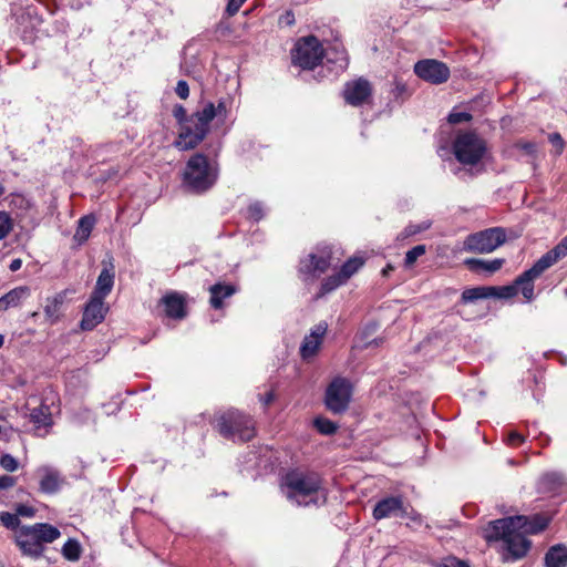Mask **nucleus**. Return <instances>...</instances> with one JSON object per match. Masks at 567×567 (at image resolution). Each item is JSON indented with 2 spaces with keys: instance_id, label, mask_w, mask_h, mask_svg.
<instances>
[{
  "instance_id": "1",
  "label": "nucleus",
  "mask_w": 567,
  "mask_h": 567,
  "mask_svg": "<svg viewBox=\"0 0 567 567\" xmlns=\"http://www.w3.org/2000/svg\"><path fill=\"white\" fill-rule=\"evenodd\" d=\"M549 518L536 514L532 518L513 516L492 520L484 528V538L488 543L502 542L499 550L504 563L513 561L526 556L530 548L527 534H538L549 524Z\"/></svg>"
},
{
  "instance_id": "2",
  "label": "nucleus",
  "mask_w": 567,
  "mask_h": 567,
  "mask_svg": "<svg viewBox=\"0 0 567 567\" xmlns=\"http://www.w3.org/2000/svg\"><path fill=\"white\" fill-rule=\"evenodd\" d=\"M173 115L179 124V132L174 146L179 151L196 148L209 133L212 121L215 118L213 102H206L192 115H187L183 105H175Z\"/></svg>"
},
{
  "instance_id": "3",
  "label": "nucleus",
  "mask_w": 567,
  "mask_h": 567,
  "mask_svg": "<svg viewBox=\"0 0 567 567\" xmlns=\"http://www.w3.org/2000/svg\"><path fill=\"white\" fill-rule=\"evenodd\" d=\"M281 488L286 497L299 506L324 501L321 480L316 473L291 471L285 475Z\"/></svg>"
},
{
  "instance_id": "4",
  "label": "nucleus",
  "mask_w": 567,
  "mask_h": 567,
  "mask_svg": "<svg viewBox=\"0 0 567 567\" xmlns=\"http://www.w3.org/2000/svg\"><path fill=\"white\" fill-rule=\"evenodd\" d=\"M61 536L60 530L47 523H37L19 527L16 543L24 556L39 558L44 551V545L51 544Z\"/></svg>"
},
{
  "instance_id": "5",
  "label": "nucleus",
  "mask_w": 567,
  "mask_h": 567,
  "mask_svg": "<svg viewBox=\"0 0 567 567\" xmlns=\"http://www.w3.org/2000/svg\"><path fill=\"white\" fill-rule=\"evenodd\" d=\"M566 256L567 235L553 249L543 255L529 269L520 275L518 284H524L523 296L526 300L530 301L534 298V280Z\"/></svg>"
},
{
  "instance_id": "6",
  "label": "nucleus",
  "mask_w": 567,
  "mask_h": 567,
  "mask_svg": "<svg viewBox=\"0 0 567 567\" xmlns=\"http://www.w3.org/2000/svg\"><path fill=\"white\" fill-rule=\"evenodd\" d=\"M185 183L196 192L207 190L217 179V171L206 155L194 154L187 162L184 172Z\"/></svg>"
},
{
  "instance_id": "7",
  "label": "nucleus",
  "mask_w": 567,
  "mask_h": 567,
  "mask_svg": "<svg viewBox=\"0 0 567 567\" xmlns=\"http://www.w3.org/2000/svg\"><path fill=\"white\" fill-rule=\"evenodd\" d=\"M486 151V142L473 132L460 133L453 143V154L463 165L478 164Z\"/></svg>"
},
{
  "instance_id": "8",
  "label": "nucleus",
  "mask_w": 567,
  "mask_h": 567,
  "mask_svg": "<svg viewBox=\"0 0 567 567\" xmlns=\"http://www.w3.org/2000/svg\"><path fill=\"white\" fill-rule=\"evenodd\" d=\"M218 432L226 439L238 437L246 442L255 436L252 420L238 411H228L218 419Z\"/></svg>"
},
{
  "instance_id": "9",
  "label": "nucleus",
  "mask_w": 567,
  "mask_h": 567,
  "mask_svg": "<svg viewBox=\"0 0 567 567\" xmlns=\"http://www.w3.org/2000/svg\"><path fill=\"white\" fill-rule=\"evenodd\" d=\"M505 240V230L501 227H493L467 236L464 249L471 252L488 254L502 246Z\"/></svg>"
},
{
  "instance_id": "10",
  "label": "nucleus",
  "mask_w": 567,
  "mask_h": 567,
  "mask_svg": "<svg viewBox=\"0 0 567 567\" xmlns=\"http://www.w3.org/2000/svg\"><path fill=\"white\" fill-rule=\"evenodd\" d=\"M322 58V45L313 35L300 39L292 52V62L302 69H313L321 62Z\"/></svg>"
},
{
  "instance_id": "11",
  "label": "nucleus",
  "mask_w": 567,
  "mask_h": 567,
  "mask_svg": "<svg viewBox=\"0 0 567 567\" xmlns=\"http://www.w3.org/2000/svg\"><path fill=\"white\" fill-rule=\"evenodd\" d=\"M351 400V384L346 378H334L326 390V406L332 413L344 412Z\"/></svg>"
},
{
  "instance_id": "12",
  "label": "nucleus",
  "mask_w": 567,
  "mask_h": 567,
  "mask_svg": "<svg viewBox=\"0 0 567 567\" xmlns=\"http://www.w3.org/2000/svg\"><path fill=\"white\" fill-rule=\"evenodd\" d=\"M330 266V252L322 251L320 255L309 254L300 260L299 275L303 281H313L328 270Z\"/></svg>"
},
{
  "instance_id": "13",
  "label": "nucleus",
  "mask_w": 567,
  "mask_h": 567,
  "mask_svg": "<svg viewBox=\"0 0 567 567\" xmlns=\"http://www.w3.org/2000/svg\"><path fill=\"white\" fill-rule=\"evenodd\" d=\"M414 72L422 80L433 84L444 83L450 78V70L446 64L432 59L416 62Z\"/></svg>"
},
{
  "instance_id": "14",
  "label": "nucleus",
  "mask_w": 567,
  "mask_h": 567,
  "mask_svg": "<svg viewBox=\"0 0 567 567\" xmlns=\"http://www.w3.org/2000/svg\"><path fill=\"white\" fill-rule=\"evenodd\" d=\"M372 514L374 519L381 520L390 517L404 518L408 516V511L404 507L402 496H389L375 504Z\"/></svg>"
},
{
  "instance_id": "15",
  "label": "nucleus",
  "mask_w": 567,
  "mask_h": 567,
  "mask_svg": "<svg viewBox=\"0 0 567 567\" xmlns=\"http://www.w3.org/2000/svg\"><path fill=\"white\" fill-rule=\"evenodd\" d=\"M372 89L369 81L360 78L346 84L343 96L348 104L359 106L370 97Z\"/></svg>"
},
{
  "instance_id": "16",
  "label": "nucleus",
  "mask_w": 567,
  "mask_h": 567,
  "mask_svg": "<svg viewBox=\"0 0 567 567\" xmlns=\"http://www.w3.org/2000/svg\"><path fill=\"white\" fill-rule=\"evenodd\" d=\"M105 312L106 308L104 307L103 299L92 295L85 307L81 320V328L83 330H92L104 319Z\"/></svg>"
},
{
  "instance_id": "17",
  "label": "nucleus",
  "mask_w": 567,
  "mask_h": 567,
  "mask_svg": "<svg viewBox=\"0 0 567 567\" xmlns=\"http://www.w3.org/2000/svg\"><path fill=\"white\" fill-rule=\"evenodd\" d=\"M326 331L327 324L319 323L313 329H311L309 336L305 337L302 344L300 347V354L302 359L307 360L318 352L322 343L323 336L326 334Z\"/></svg>"
},
{
  "instance_id": "18",
  "label": "nucleus",
  "mask_w": 567,
  "mask_h": 567,
  "mask_svg": "<svg viewBox=\"0 0 567 567\" xmlns=\"http://www.w3.org/2000/svg\"><path fill=\"white\" fill-rule=\"evenodd\" d=\"M40 476V491L45 494H54L60 489L63 478L58 470L43 465L37 470Z\"/></svg>"
},
{
  "instance_id": "19",
  "label": "nucleus",
  "mask_w": 567,
  "mask_h": 567,
  "mask_svg": "<svg viewBox=\"0 0 567 567\" xmlns=\"http://www.w3.org/2000/svg\"><path fill=\"white\" fill-rule=\"evenodd\" d=\"M66 291H61L52 297L47 298L44 305L45 319L51 323H55L62 316V309L65 301Z\"/></svg>"
},
{
  "instance_id": "20",
  "label": "nucleus",
  "mask_w": 567,
  "mask_h": 567,
  "mask_svg": "<svg viewBox=\"0 0 567 567\" xmlns=\"http://www.w3.org/2000/svg\"><path fill=\"white\" fill-rule=\"evenodd\" d=\"M30 296V288L20 286L11 289L9 292L0 298V311H6L9 308H16Z\"/></svg>"
},
{
  "instance_id": "21",
  "label": "nucleus",
  "mask_w": 567,
  "mask_h": 567,
  "mask_svg": "<svg viewBox=\"0 0 567 567\" xmlns=\"http://www.w3.org/2000/svg\"><path fill=\"white\" fill-rule=\"evenodd\" d=\"M505 260L501 258L485 260L478 258H467L464 264L468 267L470 270L475 272L485 271L487 274H494L499 270L504 265Z\"/></svg>"
},
{
  "instance_id": "22",
  "label": "nucleus",
  "mask_w": 567,
  "mask_h": 567,
  "mask_svg": "<svg viewBox=\"0 0 567 567\" xmlns=\"http://www.w3.org/2000/svg\"><path fill=\"white\" fill-rule=\"evenodd\" d=\"M566 485V480L563 474L551 472L546 473L539 483V487L545 493H559L563 487Z\"/></svg>"
},
{
  "instance_id": "23",
  "label": "nucleus",
  "mask_w": 567,
  "mask_h": 567,
  "mask_svg": "<svg viewBox=\"0 0 567 567\" xmlns=\"http://www.w3.org/2000/svg\"><path fill=\"white\" fill-rule=\"evenodd\" d=\"M546 567H566L567 566V547L558 544L551 546L545 555Z\"/></svg>"
},
{
  "instance_id": "24",
  "label": "nucleus",
  "mask_w": 567,
  "mask_h": 567,
  "mask_svg": "<svg viewBox=\"0 0 567 567\" xmlns=\"http://www.w3.org/2000/svg\"><path fill=\"white\" fill-rule=\"evenodd\" d=\"M209 292L212 307L219 309L223 306V300L233 296L236 288L233 285L216 284L209 288Z\"/></svg>"
},
{
  "instance_id": "25",
  "label": "nucleus",
  "mask_w": 567,
  "mask_h": 567,
  "mask_svg": "<svg viewBox=\"0 0 567 567\" xmlns=\"http://www.w3.org/2000/svg\"><path fill=\"white\" fill-rule=\"evenodd\" d=\"M114 285V274L104 268L97 277L93 296L104 299L111 291Z\"/></svg>"
},
{
  "instance_id": "26",
  "label": "nucleus",
  "mask_w": 567,
  "mask_h": 567,
  "mask_svg": "<svg viewBox=\"0 0 567 567\" xmlns=\"http://www.w3.org/2000/svg\"><path fill=\"white\" fill-rule=\"evenodd\" d=\"M163 303L168 317L175 319H182L185 317L184 301L178 295L172 293L164 297Z\"/></svg>"
},
{
  "instance_id": "27",
  "label": "nucleus",
  "mask_w": 567,
  "mask_h": 567,
  "mask_svg": "<svg viewBox=\"0 0 567 567\" xmlns=\"http://www.w3.org/2000/svg\"><path fill=\"white\" fill-rule=\"evenodd\" d=\"M95 225V217L93 215H86L79 219L75 234L73 236L74 241L79 245L84 244L91 235V231Z\"/></svg>"
},
{
  "instance_id": "28",
  "label": "nucleus",
  "mask_w": 567,
  "mask_h": 567,
  "mask_svg": "<svg viewBox=\"0 0 567 567\" xmlns=\"http://www.w3.org/2000/svg\"><path fill=\"white\" fill-rule=\"evenodd\" d=\"M30 420L34 423L38 430L41 427H50L53 423L50 408L45 404H41L38 408L32 409L30 412Z\"/></svg>"
},
{
  "instance_id": "29",
  "label": "nucleus",
  "mask_w": 567,
  "mask_h": 567,
  "mask_svg": "<svg viewBox=\"0 0 567 567\" xmlns=\"http://www.w3.org/2000/svg\"><path fill=\"white\" fill-rule=\"evenodd\" d=\"M493 292L494 289L487 286L467 288L462 292V301L467 303L476 301L478 299L492 298Z\"/></svg>"
},
{
  "instance_id": "30",
  "label": "nucleus",
  "mask_w": 567,
  "mask_h": 567,
  "mask_svg": "<svg viewBox=\"0 0 567 567\" xmlns=\"http://www.w3.org/2000/svg\"><path fill=\"white\" fill-rule=\"evenodd\" d=\"M519 279H520V276H518L516 278V280L514 281L513 285H508V286H502V287H493V286H491L494 289V292H493L492 297H494V298H502V299H509V298L516 296L518 290H520L523 292L524 284H518Z\"/></svg>"
},
{
  "instance_id": "31",
  "label": "nucleus",
  "mask_w": 567,
  "mask_h": 567,
  "mask_svg": "<svg viewBox=\"0 0 567 567\" xmlns=\"http://www.w3.org/2000/svg\"><path fill=\"white\" fill-rule=\"evenodd\" d=\"M62 555L70 561H76L81 556L80 543L75 539L70 538L62 547Z\"/></svg>"
},
{
  "instance_id": "32",
  "label": "nucleus",
  "mask_w": 567,
  "mask_h": 567,
  "mask_svg": "<svg viewBox=\"0 0 567 567\" xmlns=\"http://www.w3.org/2000/svg\"><path fill=\"white\" fill-rule=\"evenodd\" d=\"M344 282H346V280L342 278V276L339 272L328 277L321 285L319 296H323L326 293L333 291L334 289H337Z\"/></svg>"
},
{
  "instance_id": "33",
  "label": "nucleus",
  "mask_w": 567,
  "mask_h": 567,
  "mask_svg": "<svg viewBox=\"0 0 567 567\" xmlns=\"http://www.w3.org/2000/svg\"><path fill=\"white\" fill-rule=\"evenodd\" d=\"M362 265L363 260L361 258H351L343 264L339 274L347 281L353 274L359 270Z\"/></svg>"
},
{
  "instance_id": "34",
  "label": "nucleus",
  "mask_w": 567,
  "mask_h": 567,
  "mask_svg": "<svg viewBox=\"0 0 567 567\" xmlns=\"http://www.w3.org/2000/svg\"><path fill=\"white\" fill-rule=\"evenodd\" d=\"M313 424L316 426V429L321 433V434H324V435H330V434H333L338 426L334 422L330 421L329 419H326V417H317L313 421Z\"/></svg>"
},
{
  "instance_id": "35",
  "label": "nucleus",
  "mask_w": 567,
  "mask_h": 567,
  "mask_svg": "<svg viewBox=\"0 0 567 567\" xmlns=\"http://www.w3.org/2000/svg\"><path fill=\"white\" fill-rule=\"evenodd\" d=\"M431 226L430 221H422L421 224H411L404 228V230L399 235L400 239H405L416 234H420Z\"/></svg>"
},
{
  "instance_id": "36",
  "label": "nucleus",
  "mask_w": 567,
  "mask_h": 567,
  "mask_svg": "<svg viewBox=\"0 0 567 567\" xmlns=\"http://www.w3.org/2000/svg\"><path fill=\"white\" fill-rule=\"evenodd\" d=\"M426 251V248L424 245H417L415 247H413L412 249H410L406 254H405V258H404V266L406 268H410L414 265V262L417 260L419 257L423 256Z\"/></svg>"
},
{
  "instance_id": "37",
  "label": "nucleus",
  "mask_w": 567,
  "mask_h": 567,
  "mask_svg": "<svg viewBox=\"0 0 567 567\" xmlns=\"http://www.w3.org/2000/svg\"><path fill=\"white\" fill-rule=\"evenodd\" d=\"M0 522L8 529H16L20 526V519L17 513L0 512Z\"/></svg>"
},
{
  "instance_id": "38",
  "label": "nucleus",
  "mask_w": 567,
  "mask_h": 567,
  "mask_svg": "<svg viewBox=\"0 0 567 567\" xmlns=\"http://www.w3.org/2000/svg\"><path fill=\"white\" fill-rule=\"evenodd\" d=\"M12 227L13 224L10 215L6 212H0V240L9 235Z\"/></svg>"
},
{
  "instance_id": "39",
  "label": "nucleus",
  "mask_w": 567,
  "mask_h": 567,
  "mask_svg": "<svg viewBox=\"0 0 567 567\" xmlns=\"http://www.w3.org/2000/svg\"><path fill=\"white\" fill-rule=\"evenodd\" d=\"M0 466L8 472H16L19 467V463L11 454H3L0 457Z\"/></svg>"
},
{
  "instance_id": "40",
  "label": "nucleus",
  "mask_w": 567,
  "mask_h": 567,
  "mask_svg": "<svg viewBox=\"0 0 567 567\" xmlns=\"http://www.w3.org/2000/svg\"><path fill=\"white\" fill-rule=\"evenodd\" d=\"M472 120V115L467 112H452L449 115V122L451 124H458L462 122H468Z\"/></svg>"
},
{
  "instance_id": "41",
  "label": "nucleus",
  "mask_w": 567,
  "mask_h": 567,
  "mask_svg": "<svg viewBox=\"0 0 567 567\" xmlns=\"http://www.w3.org/2000/svg\"><path fill=\"white\" fill-rule=\"evenodd\" d=\"M549 142L553 144V146L556 148V154L560 155L564 150V140L559 133H551L548 136Z\"/></svg>"
},
{
  "instance_id": "42",
  "label": "nucleus",
  "mask_w": 567,
  "mask_h": 567,
  "mask_svg": "<svg viewBox=\"0 0 567 567\" xmlns=\"http://www.w3.org/2000/svg\"><path fill=\"white\" fill-rule=\"evenodd\" d=\"M175 92L182 100H186L189 96V86L187 82L184 80H179L177 82Z\"/></svg>"
},
{
  "instance_id": "43",
  "label": "nucleus",
  "mask_w": 567,
  "mask_h": 567,
  "mask_svg": "<svg viewBox=\"0 0 567 567\" xmlns=\"http://www.w3.org/2000/svg\"><path fill=\"white\" fill-rule=\"evenodd\" d=\"M213 109H214L215 117H220L223 120H225L227 117V106H226V102L224 100H220L218 102L217 106H215V104L213 103Z\"/></svg>"
},
{
  "instance_id": "44",
  "label": "nucleus",
  "mask_w": 567,
  "mask_h": 567,
  "mask_svg": "<svg viewBox=\"0 0 567 567\" xmlns=\"http://www.w3.org/2000/svg\"><path fill=\"white\" fill-rule=\"evenodd\" d=\"M245 1L246 0H229L226 8L228 16L236 14L239 11L240 7L245 3Z\"/></svg>"
},
{
  "instance_id": "45",
  "label": "nucleus",
  "mask_w": 567,
  "mask_h": 567,
  "mask_svg": "<svg viewBox=\"0 0 567 567\" xmlns=\"http://www.w3.org/2000/svg\"><path fill=\"white\" fill-rule=\"evenodd\" d=\"M516 147L524 151L526 154H534L536 152V145L532 142L519 141L516 143Z\"/></svg>"
},
{
  "instance_id": "46",
  "label": "nucleus",
  "mask_w": 567,
  "mask_h": 567,
  "mask_svg": "<svg viewBox=\"0 0 567 567\" xmlns=\"http://www.w3.org/2000/svg\"><path fill=\"white\" fill-rule=\"evenodd\" d=\"M250 218L259 220L262 217V208L260 204H252L248 208Z\"/></svg>"
},
{
  "instance_id": "47",
  "label": "nucleus",
  "mask_w": 567,
  "mask_h": 567,
  "mask_svg": "<svg viewBox=\"0 0 567 567\" xmlns=\"http://www.w3.org/2000/svg\"><path fill=\"white\" fill-rule=\"evenodd\" d=\"M16 485V478L9 475L0 476V489H8Z\"/></svg>"
},
{
  "instance_id": "48",
  "label": "nucleus",
  "mask_w": 567,
  "mask_h": 567,
  "mask_svg": "<svg viewBox=\"0 0 567 567\" xmlns=\"http://www.w3.org/2000/svg\"><path fill=\"white\" fill-rule=\"evenodd\" d=\"M34 508L31 507V506H27V505H19L17 507V514H18V517L19 516H23V517H32L34 516Z\"/></svg>"
},
{
  "instance_id": "49",
  "label": "nucleus",
  "mask_w": 567,
  "mask_h": 567,
  "mask_svg": "<svg viewBox=\"0 0 567 567\" xmlns=\"http://www.w3.org/2000/svg\"><path fill=\"white\" fill-rule=\"evenodd\" d=\"M524 442V436L517 432H512L508 434L507 443L509 445L516 446Z\"/></svg>"
},
{
  "instance_id": "50",
  "label": "nucleus",
  "mask_w": 567,
  "mask_h": 567,
  "mask_svg": "<svg viewBox=\"0 0 567 567\" xmlns=\"http://www.w3.org/2000/svg\"><path fill=\"white\" fill-rule=\"evenodd\" d=\"M21 266H22L21 259H13L10 262L9 268H10L11 271H17V270H19L21 268Z\"/></svg>"
},
{
  "instance_id": "51",
  "label": "nucleus",
  "mask_w": 567,
  "mask_h": 567,
  "mask_svg": "<svg viewBox=\"0 0 567 567\" xmlns=\"http://www.w3.org/2000/svg\"><path fill=\"white\" fill-rule=\"evenodd\" d=\"M450 567H470L466 563L458 560L456 558H452L450 560Z\"/></svg>"
},
{
  "instance_id": "52",
  "label": "nucleus",
  "mask_w": 567,
  "mask_h": 567,
  "mask_svg": "<svg viewBox=\"0 0 567 567\" xmlns=\"http://www.w3.org/2000/svg\"><path fill=\"white\" fill-rule=\"evenodd\" d=\"M274 400V394L271 392L266 394V398L264 400L265 404H269Z\"/></svg>"
},
{
  "instance_id": "53",
  "label": "nucleus",
  "mask_w": 567,
  "mask_h": 567,
  "mask_svg": "<svg viewBox=\"0 0 567 567\" xmlns=\"http://www.w3.org/2000/svg\"><path fill=\"white\" fill-rule=\"evenodd\" d=\"M393 270V267L391 265H388L383 270V275L388 276Z\"/></svg>"
},
{
  "instance_id": "54",
  "label": "nucleus",
  "mask_w": 567,
  "mask_h": 567,
  "mask_svg": "<svg viewBox=\"0 0 567 567\" xmlns=\"http://www.w3.org/2000/svg\"><path fill=\"white\" fill-rule=\"evenodd\" d=\"M340 61H341V63H340V68H341V69L346 68V66H347V64H348L347 58H346V56H342V58H340Z\"/></svg>"
},
{
  "instance_id": "55",
  "label": "nucleus",
  "mask_w": 567,
  "mask_h": 567,
  "mask_svg": "<svg viewBox=\"0 0 567 567\" xmlns=\"http://www.w3.org/2000/svg\"><path fill=\"white\" fill-rule=\"evenodd\" d=\"M4 186L0 183V197L4 194Z\"/></svg>"
},
{
  "instance_id": "56",
  "label": "nucleus",
  "mask_w": 567,
  "mask_h": 567,
  "mask_svg": "<svg viewBox=\"0 0 567 567\" xmlns=\"http://www.w3.org/2000/svg\"><path fill=\"white\" fill-rule=\"evenodd\" d=\"M3 341H4V338H3V336H2V334H0V348H1V347H2V344H3Z\"/></svg>"
}]
</instances>
